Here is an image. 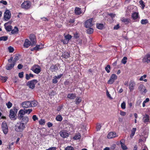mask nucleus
Masks as SVG:
<instances>
[{"label": "nucleus", "instance_id": "nucleus-1", "mask_svg": "<svg viewBox=\"0 0 150 150\" xmlns=\"http://www.w3.org/2000/svg\"><path fill=\"white\" fill-rule=\"evenodd\" d=\"M18 109L16 107H13L12 109L10 110L9 115V118L12 120H15L16 119V114L18 112Z\"/></svg>", "mask_w": 150, "mask_h": 150}, {"label": "nucleus", "instance_id": "nucleus-2", "mask_svg": "<svg viewBox=\"0 0 150 150\" xmlns=\"http://www.w3.org/2000/svg\"><path fill=\"white\" fill-rule=\"evenodd\" d=\"M32 111V110L30 109H24L23 110L21 109L19 111L18 115L19 116V118L20 119L23 117V115H24L26 113L29 114Z\"/></svg>", "mask_w": 150, "mask_h": 150}, {"label": "nucleus", "instance_id": "nucleus-3", "mask_svg": "<svg viewBox=\"0 0 150 150\" xmlns=\"http://www.w3.org/2000/svg\"><path fill=\"white\" fill-rule=\"evenodd\" d=\"M25 128V125L23 122H19L15 126V130L18 132L23 131Z\"/></svg>", "mask_w": 150, "mask_h": 150}, {"label": "nucleus", "instance_id": "nucleus-4", "mask_svg": "<svg viewBox=\"0 0 150 150\" xmlns=\"http://www.w3.org/2000/svg\"><path fill=\"white\" fill-rule=\"evenodd\" d=\"M31 6V2L29 1H24L21 5V7L25 10L29 9Z\"/></svg>", "mask_w": 150, "mask_h": 150}, {"label": "nucleus", "instance_id": "nucleus-5", "mask_svg": "<svg viewBox=\"0 0 150 150\" xmlns=\"http://www.w3.org/2000/svg\"><path fill=\"white\" fill-rule=\"evenodd\" d=\"M31 70L35 73L38 74L41 72V68L39 65L35 64L32 67Z\"/></svg>", "mask_w": 150, "mask_h": 150}, {"label": "nucleus", "instance_id": "nucleus-6", "mask_svg": "<svg viewBox=\"0 0 150 150\" xmlns=\"http://www.w3.org/2000/svg\"><path fill=\"white\" fill-rule=\"evenodd\" d=\"M38 81L36 79H33L28 81L27 83V85L30 88L33 89L35 87V85L38 83Z\"/></svg>", "mask_w": 150, "mask_h": 150}, {"label": "nucleus", "instance_id": "nucleus-7", "mask_svg": "<svg viewBox=\"0 0 150 150\" xmlns=\"http://www.w3.org/2000/svg\"><path fill=\"white\" fill-rule=\"evenodd\" d=\"M1 128L3 133L5 134L8 132V129L7 123L5 122H2L1 125Z\"/></svg>", "mask_w": 150, "mask_h": 150}, {"label": "nucleus", "instance_id": "nucleus-8", "mask_svg": "<svg viewBox=\"0 0 150 150\" xmlns=\"http://www.w3.org/2000/svg\"><path fill=\"white\" fill-rule=\"evenodd\" d=\"M117 76L115 74H112L110 76V79L108 81V83L112 84L117 79Z\"/></svg>", "mask_w": 150, "mask_h": 150}, {"label": "nucleus", "instance_id": "nucleus-9", "mask_svg": "<svg viewBox=\"0 0 150 150\" xmlns=\"http://www.w3.org/2000/svg\"><path fill=\"white\" fill-rule=\"evenodd\" d=\"M59 66V64L58 63L54 65L52 64L50 66V70L52 72H56L58 70V67Z\"/></svg>", "mask_w": 150, "mask_h": 150}, {"label": "nucleus", "instance_id": "nucleus-10", "mask_svg": "<svg viewBox=\"0 0 150 150\" xmlns=\"http://www.w3.org/2000/svg\"><path fill=\"white\" fill-rule=\"evenodd\" d=\"M136 85V83L135 81L130 80L129 82V88L130 92H132L135 86Z\"/></svg>", "mask_w": 150, "mask_h": 150}, {"label": "nucleus", "instance_id": "nucleus-11", "mask_svg": "<svg viewBox=\"0 0 150 150\" xmlns=\"http://www.w3.org/2000/svg\"><path fill=\"white\" fill-rule=\"evenodd\" d=\"M11 17V12L9 10H6L4 13V18L6 20L9 19Z\"/></svg>", "mask_w": 150, "mask_h": 150}, {"label": "nucleus", "instance_id": "nucleus-12", "mask_svg": "<svg viewBox=\"0 0 150 150\" xmlns=\"http://www.w3.org/2000/svg\"><path fill=\"white\" fill-rule=\"evenodd\" d=\"M93 18H91L86 21L85 23V27L86 28H88L89 27H92L93 25L92 23Z\"/></svg>", "mask_w": 150, "mask_h": 150}, {"label": "nucleus", "instance_id": "nucleus-13", "mask_svg": "<svg viewBox=\"0 0 150 150\" xmlns=\"http://www.w3.org/2000/svg\"><path fill=\"white\" fill-rule=\"evenodd\" d=\"M31 105L30 101H25L21 103V105L22 107L25 108H28L31 107Z\"/></svg>", "mask_w": 150, "mask_h": 150}, {"label": "nucleus", "instance_id": "nucleus-14", "mask_svg": "<svg viewBox=\"0 0 150 150\" xmlns=\"http://www.w3.org/2000/svg\"><path fill=\"white\" fill-rule=\"evenodd\" d=\"M59 134L61 137L64 138H67L69 136V134L66 130H62L60 132Z\"/></svg>", "mask_w": 150, "mask_h": 150}, {"label": "nucleus", "instance_id": "nucleus-15", "mask_svg": "<svg viewBox=\"0 0 150 150\" xmlns=\"http://www.w3.org/2000/svg\"><path fill=\"white\" fill-rule=\"evenodd\" d=\"M18 118L20 120H21L20 122H23V123L25 125L27 124L29 121V117L28 116H24L23 115V117L20 119L19 118V116L18 115Z\"/></svg>", "mask_w": 150, "mask_h": 150}, {"label": "nucleus", "instance_id": "nucleus-16", "mask_svg": "<svg viewBox=\"0 0 150 150\" xmlns=\"http://www.w3.org/2000/svg\"><path fill=\"white\" fill-rule=\"evenodd\" d=\"M19 55L18 54H16L15 57L13 60V57H11L9 59H8V63H11V62L13 61V62L15 64L16 63V62L19 59Z\"/></svg>", "mask_w": 150, "mask_h": 150}, {"label": "nucleus", "instance_id": "nucleus-17", "mask_svg": "<svg viewBox=\"0 0 150 150\" xmlns=\"http://www.w3.org/2000/svg\"><path fill=\"white\" fill-rule=\"evenodd\" d=\"M29 38L32 43L33 45H35L36 43V40L35 35L33 34H30Z\"/></svg>", "mask_w": 150, "mask_h": 150}, {"label": "nucleus", "instance_id": "nucleus-18", "mask_svg": "<svg viewBox=\"0 0 150 150\" xmlns=\"http://www.w3.org/2000/svg\"><path fill=\"white\" fill-rule=\"evenodd\" d=\"M131 17L133 20H135L140 18L138 12H134L131 15Z\"/></svg>", "mask_w": 150, "mask_h": 150}, {"label": "nucleus", "instance_id": "nucleus-19", "mask_svg": "<svg viewBox=\"0 0 150 150\" xmlns=\"http://www.w3.org/2000/svg\"><path fill=\"white\" fill-rule=\"evenodd\" d=\"M120 20L125 25H128L131 22V20L129 18H126L124 17L122 18Z\"/></svg>", "mask_w": 150, "mask_h": 150}, {"label": "nucleus", "instance_id": "nucleus-20", "mask_svg": "<svg viewBox=\"0 0 150 150\" xmlns=\"http://www.w3.org/2000/svg\"><path fill=\"white\" fill-rule=\"evenodd\" d=\"M138 89L142 93H145L147 92L146 89L143 84H140L138 87Z\"/></svg>", "mask_w": 150, "mask_h": 150}, {"label": "nucleus", "instance_id": "nucleus-21", "mask_svg": "<svg viewBox=\"0 0 150 150\" xmlns=\"http://www.w3.org/2000/svg\"><path fill=\"white\" fill-rule=\"evenodd\" d=\"M74 13L76 15H79L82 13V11L80 8L76 7L74 10Z\"/></svg>", "mask_w": 150, "mask_h": 150}, {"label": "nucleus", "instance_id": "nucleus-22", "mask_svg": "<svg viewBox=\"0 0 150 150\" xmlns=\"http://www.w3.org/2000/svg\"><path fill=\"white\" fill-rule=\"evenodd\" d=\"M32 45L31 42L29 41V40L26 39H25L24 43V47L25 48H28L30 46Z\"/></svg>", "mask_w": 150, "mask_h": 150}, {"label": "nucleus", "instance_id": "nucleus-23", "mask_svg": "<svg viewBox=\"0 0 150 150\" xmlns=\"http://www.w3.org/2000/svg\"><path fill=\"white\" fill-rule=\"evenodd\" d=\"M142 61L144 62L148 63L150 62V54H147L143 58Z\"/></svg>", "mask_w": 150, "mask_h": 150}, {"label": "nucleus", "instance_id": "nucleus-24", "mask_svg": "<svg viewBox=\"0 0 150 150\" xmlns=\"http://www.w3.org/2000/svg\"><path fill=\"white\" fill-rule=\"evenodd\" d=\"M16 64L12 62V64H8L6 66V69L7 70H10L14 67Z\"/></svg>", "mask_w": 150, "mask_h": 150}, {"label": "nucleus", "instance_id": "nucleus-25", "mask_svg": "<svg viewBox=\"0 0 150 150\" xmlns=\"http://www.w3.org/2000/svg\"><path fill=\"white\" fill-rule=\"evenodd\" d=\"M125 140L122 139L120 141V143L121 145V147L123 150H125L127 149V146L125 144Z\"/></svg>", "mask_w": 150, "mask_h": 150}, {"label": "nucleus", "instance_id": "nucleus-26", "mask_svg": "<svg viewBox=\"0 0 150 150\" xmlns=\"http://www.w3.org/2000/svg\"><path fill=\"white\" fill-rule=\"evenodd\" d=\"M76 94L74 93H69L67 96V98L71 100H74L76 98Z\"/></svg>", "mask_w": 150, "mask_h": 150}, {"label": "nucleus", "instance_id": "nucleus-27", "mask_svg": "<svg viewBox=\"0 0 150 150\" xmlns=\"http://www.w3.org/2000/svg\"><path fill=\"white\" fill-rule=\"evenodd\" d=\"M116 133L114 132H110L108 134L107 137L108 139H111L116 137Z\"/></svg>", "mask_w": 150, "mask_h": 150}, {"label": "nucleus", "instance_id": "nucleus-28", "mask_svg": "<svg viewBox=\"0 0 150 150\" xmlns=\"http://www.w3.org/2000/svg\"><path fill=\"white\" fill-rule=\"evenodd\" d=\"M82 101L81 98L80 97H77L74 101V102L76 105H78Z\"/></svg>", "mask_w": 150, "mask_h": 150}, {"label": "nucleus", "instance_id": "nucleus-29", "mask_svg": "<svg viewBox=\"0 0 150 150\" xmlns=\"http://www.w3.org/2000/svg\"><path fill=\"white\" fill-rule=\"evenodd\" d=\"M136 128H133L131 130V133L130 135V137L131 138H132L134 136L136 131Z\"/></svg>", "mask_w": 150, "mask_h": 150}, {"label": "nucleus", "instance_id": "nucleus-30", "mask_svg": "<svg viewBox=\"0 0 150 150\" xmlns=\"http://www.w3.org/2000/svg\"><path fill=\"white\" fill-rule=\"evenodd\" d=\"M70 56V54L67 52L62 53V56L63 57L67 59Z\"/></svg>", "mask_w": 150, "mask_h": 150}, {"label": "nucleus", "instance_id": "nucleus-31", "mask_svg": "<svg viewBox=\"0 0 150 150\" xmlns=\"http://www.w3.org/2000/svg\"><path fill=\"white\" fill-rule=\"evenodd\" d=\"M31 105V107L36 106L38 104V103L35 100H33L30 101Z\"/></svg>", "mask_w": 150, "mask_h": 150}, {"label": "nucleus", "instance_id": "nucleus-32", "mask_svg": "<svg viewBox=\"0 0 150 150\" xmlns=\"http://www.w3.org/2000/svg\"><path fill=\"white\" fill-rule=\"evenodd\" d=\"M7 23H5L4 25L5 26V25ZM12 26L11 25H8L6 27H5V28L6 30L8 32H10L11 31L12 29Z\"/></svg>", "mask_w": 150, "mask_h": 150}, {"label": "nucleus", "instance_id": "nucleus-33", "mask_svg": "<svg viewBox=\"0 0 150 150\" xmlns=\"http://www.w3.org/2000/svg\"><path fill=\"white\" fill-rule=\"evenodd\" d=\"M96 27L97 28L100 30H102L104 27L103 24L101 23H97Z\"/></svg>", "mask_w": 150, "mask_h": 150}, {"label": "nucleus", "instance_id": "nucleus-34", "mask_svg": "<svg viewBox=\"0 0 150 150\" xmlns=\"http://www.w3.org/2000/svg\"><path fill=\"white\" fill-rule=\"evenodd\" d=\"M144 119V122H148L149 120V115H148L146 114L145 116H144L143 117Z\"/></svg>", "mask_w": 150, "mask_h": 150}, {"label": "nucleus", "instance_id": "nucleus-35", "mask_svg": "<svg viewBox=\"0 0 150 150\" xmlns=\"http://www.w3.org/2000/svg\"><path fill=\"white\" fill-rule=\"evenodd\" d=\"M88 28H88L87 30V33L89 34H92L93 32V29L92 28H90V27Z\"/></svg>", "mask_w": 150, "mask_h": 150}, {"label": "nucleus", "instance_id": "nucleus-36", "mask_svg": "<svg viewBox=\"0 0 150 150\" xmlns=\"http://www.w3.org/2000/svg\"><path fill=\"white\" fill-rule=\"evenodd\" d=\"M18 31V29L17 27H15L11 31V33L12 34H15L17 33Z\"/></svg>", "mask_w": 150, "mask_h": 150}, {"label": "nucleus", "instance_id": "nucleus-37", "mask_svg": "<svg viewBox=\"0 0 150 150\" xmlns=\"http://www.w3.org/2000/svg\"><path fill=\"white\" fill-rule=\"evenodd\" d=\"M63 119V118L60 115H57L56 118V120L57 121L61 122Z\"/></svg>", "mask_w": 150, "mask_h": 150}, {"label": "nucleus", "instance_id": "nucleus-38", "mask_svg": "<svg viewBox=\"0 0 150 150\" xmlns=\"http://www.w3.org/2000/svg\"><path fill=\"white\" fill-rule=\"evenodd\" d=\"M110 66L109 64L107 65L105 68V70L108 73H109L110 72Z\"/></svg>", "mask_w": 150, "mask_h": 150}, {"label": "nucleus", "instance_id": "nucleus-39", "mask_svg": "<svg viewBox=\"0 0 150 150\" xmlns=\"http://www.w3.org/2000/svg\"><path fill=\"white\" fill-rule=\"evenodd\" d=\"M8 79V77L6 76L3 77L0 76V79L3 82H5Z\"/></svg>", "mask_w": 150, "mask_h": 150}, {"label": "nucleus", "instance_id": "nucleus-40", "mask_svg": "<svg viewBox=\"0 0 150 150\" xmlns=\"http://www.w3.org/2000/svg\"><path fill=\"white\" fill-rule=\"evenodd\" d=\"M149 22L147 19H142L141 21V23L142 24L145 25Z\"/></svg>", "mask_w": 150, "mask_h": 150}, {"label": "nucleus", "instance_id": "nucleus-41", "mask_svg": "<svg viewBox=\"0 0 150 150\" xmlns=\"http://www.w3.org/2000/svg\"><path fill=\"white\" fill-rule=\"evenodd\" d=\"M8 38V37L7 36H2L0 37V40L5 41L7 40Z\"/></svg>", "mask_w": 150, "mask_h": 150}, {"label": "nucleus", "instance_id": "nucleus-42", "mask_svg": "<svg viewBox=\"0 0 150 150\" xmlns=\"http://www.w3.org/2000/svg\"><path fill=\"white\" fill-rule=\"evenodd\" d=\"M139 3L142 6V8L144 9L145 7V3L142 0H140L139 1Z\"/></svg>", "mask_w": 150, "mask_h": 150}, {"label": "nucleus", "instance_id": "nucleus-43", "mask_svg": "<svg viewBox=\"0 0 150 150\" xmlns=\"http://www.w3.org/2000/svg\"><path fill=\"white\" fill-rule=\"evenodd\" d=\"M64 150H74V149L71 146H68L65 148Z\"/></svg>", "mask_w": 150, "mask_h": 150}, {"label": "nucleus", "instance_id": "nucleus-44", "mask_svg": "<svg viewBox=\"0 0 150 150\" xmlns=\"http://www.w3.org/2000/svg\"><path fill=\"white\" fill-rule=\"evenodd\" d=\"M64 37L65 39L67 40L68 41L70 40L72 38L71 36L69 34L67 35H65Z\"/></svg>", "mask_w": 150, "mask_h": 150}, {"label": "nucleus", "instance_id": "nucleus-45", "mask_svg": "<svg viewBox=\"0 0 150 150\" xmlns=\"http://www.w3.org/2000/svg\"><path fill=\"white\" fill-rule=\"evenodd\" d=\"M39 124L41 125H44L45 123V120L44 119H41L39 122Z\"/></svg>", "mask_w": 150, "mask_h": 150}, {"label": "nucleus", "instance_id": "nucleus-46", "mask_svg": "<svg viewBox=\"0 0 150 150\" xmlns=\"http://www.w3.org/2000/svg\"><path fill=\"white\" fill-rule=\"evenodd\" d=\"M149 101V99L148 98H147L144 101L143 103L142 106L143 107L145 106V103Z\"/></svg>", "mask_w": 150, "mask_h": 150}, {"label": "nucleus", "instance_id": "nucleus-47", "mask_svg": "<svg viewBox=\"0 0 150 150\" xmlns=\"http://www.w3.org/2000/svg\"><path fill=\"white\" fill-rule=\"evenodd\" d=\"M6 105L7 106L8 108H10L12 105V104L9 101L6 103Z\"/></svg>", "mask_w": 150, "mask_h": 150}, {"label": "nucleus", "instance_id": "nucleus-48", "mask_svg": "<svg viewBox=\"0 0 150 150\" xmlns=\"http://www.w3.org/2000/svg\"><path fill=\"white\" fill-rule=\"evenodd\" d=\"M127 58L126 57H124L122 59L121 62L122 63H123L124 64H125L127 62Z\"/></svg>", "mask_w": 150, "mask_h": 150}, {"label": "nucleus", "instance_id": "nucleus-49", "mask_svg": "<svg viewBox=\"0 0 150 150\" xmlns=\"http://www.w3.org/2000/svg\"><path fill=\"white\" fill-rule=\"evenodd\" d=\"M121 108L122 109H125L126 108V103L125 102H123L121 104Z\"/></svg>", "mask_w": 150, "mask_h": 150}, {"label": "nucleus", "instance_id": "nucleus-50", "mask_svg": "<svg viewBox=\"0 0 150 150\" xmlns=\"http://www.w3.org/2000/svg\"><path fill=\"white\" fill-rule=\"evenodd\" d=\"M8 50L10 53L13 52L14 51L13 48L11 46L9 47L8 48Z\"/></svg>", "mask_w": 150, "mask_h": 150}, {"label": "nucleus", "instance_id": "nucleus-51", "mask_svg": "<svg viewBox=\"0 0 150 150\" xmlns=\"http://www.w3.org/2000/svg\"><path fill=\"white\" fill-rule=\"evenodd\" d=\"M35 49V50L38 51L39 50V49H41L42 48V47H40V45H37L36 46L34 47Z\"/></svg>", "mask_w": 150, "mask_h": 150}, {"label": "nucleus", "instance_id": "nucleus-52", "mask_svg": "<svg viewBox=\"0 0 150 150\" xmlns=\"http://www.w3.org/2000/svg\"><path fill=\"white\" fill-rule=\"evenodd\" d=\"M32 119L34 121H35L38 120V118L36 115H34L33 116Z\"/></svg>", "mask_w": 150, "mask_h": 150}, {"label": "nucleus", "instance_id": "nucleus-53", "mask_svg": "<svg viewBox=\"0 0 150 150\" xmlns=\"http://www.w3.org/2000/svg\"><path fill=\"white\" fill-rule=\"evenodd\" d=\"M63 107V105H61L59 106L57 108V110L58 111H60L62 109Z\"/></svg>", "mask_w": 150, "mask_h": 150}, {"label": "nucleus", "instance_id": "nucleus-54", "mask_svg": "<svg viewBox=\"0 0 150 150\" xmlns=\"http://www.w3.org/2000/svg\"><path fill=\"white\" fill-rule=\"evenodd\" d=\"M101 127V125L100 124H98L96 126V129L97 131H99Z\"/></svg>", "mask_w": 150, "mask_h": 150}, {"label": "nucleus", "instance_id": "nucleus-55", "mask_svg": "<svg viewBox=\"0 0 150 150\" xmlns=\"http://www.w3.org/2000/svg\"><path fill=\"white\" fill-rule=\"evenodd\" d=\"M120 114L122 116H125L126 115V112H125L122 111V110H120Z\"/></svg>", "mask_w": 150, "mask_h": 150}, {"label": "nucleus", "instance_id": "nucleus-56", "mask_svg": "<svg viewBox=\"0 0 150 150\" xmlns=\"http://www.w3.org/2000/svg\"><path fill=\"white\" fill-rule=\"evenodd\" d=\"M80 137L81 136L80 135L78 136L77 135H76L73 137V139H74L77 140L80 139Z\"/></svg>", "mask_w": 150, "mask_h": 150}, {"label": "nucleus", "instance_id": "nucleus-57", "mask_svg": "<svg viewBox=\"0 0 150 150\" xmlns=\"http://www.w3.org/2000/svg\"><path fill=\"white\" fill-rule=\"evenodd\" d=\"M146 77V75H144L143 76H141V77L139 79V80L140 81H143V79H144Z\"/></svg>", "mask_w": 150, "mask_h": 150}, {"label": "nucleus", "instance_id": "nucleus-58", "mask_svg": "<svg viewBox=\"0 0 150 150\" xmlns=\"http://www.w3.org/2000/svg\"><path fill=\"white\" fill-rule=\"evenodd\" d=\"M0 3L4 5H6L7 4V2L6 1L3 0L0 1Z\"/></svg>", "mask_w": 150, "mask_h": 150}, {"label": "nucleus", "instance_id": "nucleus-59", "mask_svg": "<svg viewBox=\"0 0 150 150\" xmlns=\"http://www.w3.org/2000/svg\"><path fill=\"white\" fill-rule=\"evenodd\" d=\"M120 28L119 24H117L114 26L113 29L114 30H118Z\"/></svg>", "mask_w": 150, "mask_h": 150}, {"label": "nucleus", "instance_id": "nucleus-60", "mask_svg": "<svg viewBox=\"0 0 150 150\" xmlns=\"http://www.w3.org/2000/svg\"><path fill=\"white\" fill-rule=\"evenodd\" d=\"M57 149V148L55 147H52L49 148L47 149H46V150H56Z\"/></svg>", "mask_w": 150, "mask_h": 150}, {"label": "nucleus", "instance_id": "nucleus-61", "mask_svg": "<svg viewBox=\"0 0 150 150\" xmlns=\"http://www.w3.org/2000/svg\"><path fill=\"white\" fill-rule=\"evenodd\" d=\"M23 72H20L18 74V76L20 78H22L23 77Z\"/></svg>", "mask_w": 150, "mask_h": 150}, {"label": "nucleus", "instance_id": "nucleus-62", "mask_svg": "<svg viewBox=\"0 0 150 150\" xmlns=\"http://www.w3.org/2000/svg\"><path fill=\"white\" fill-rule=\"evenodd\" d=\"M57 78L55 77V78L52 79V83H56L58 82V81L57 79Z\"/></svg>", "mask_w": 150, "mask_h": 150}, {"label": "nucleus", "instance_id": "nucleus-63", "mask_svg": "<svg viewBox=\"0 0 150 150\" xmlns=\"http://www.w3.org/2000/svg\"><path fill=\"white\" fill-rule=\"evenodd\" d=\"M75 21L74 19H70L69 20L68 22L69 23H73Z\"/></svg>", "mask_w": 150, "mask_h": 150}, {"label": "nucleus", "instance_id": "nucleus-64", "mask_svg": "<svg viewBox=\"0 0 150 150\" xmlns=\"http://www.w3.org/2000/svg\"><path fill=\"white\" fill-rule=\"evenodd\" d=\"M70 83L68 81H66L64 82V84L65 85L67 86L70 84Z\"/></svg>", "mask_w": 150, "mask_h": 150}]
</instances>
